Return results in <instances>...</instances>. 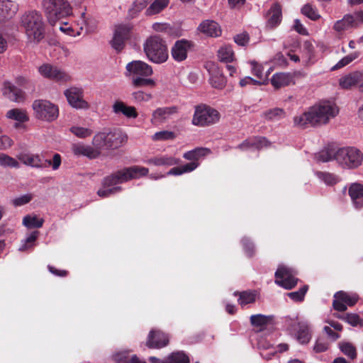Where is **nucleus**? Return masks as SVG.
Instances as JSON below:
<instances>
[{"mask_svg":"<svg viewBox=\"0 0 363 363\" xmlns=\"http://www.w3.org/2000/svg\"><path fill=\"white\" fill-rule=\"evenodd\" d=\"M339 112L338 107L330 101H324L309 108L307 112L294 118V125L301 128L308 125H325L335 117Z\"/></svg>","mask_w":363,"mask_h":363,"instance_id":"f257e3e1","label":"nucleus"},{"mask_svg":"<svg viewBox=\"0 0 363 363\" xmlns=\"http://www.w3.org/2000/svg\"><path fill=\"white\" fill-rule=\"evenodd\" d=\"M21 26L30 41L39 43L45 37V23L40 12L32 10L21 17Z\"/></svg>","mask_w":363,"mask_h":363,"instance_id":"f03ea898","label":"nucleus"},{"mask_svg":"<svg viewBox=\"0 0 363 363\" xmlns=\"http://www.w3.org/2000/svg\"><path fill=\"white\" fill-rule=\"evenodd\" d=\"M143 49L148 60L154 63L162 64L169 58L166 41L158 35L147 38Z\"/></svg>","mask_w":363,"mask_h":363,"instance_id":"7ed1b4c3","label":"nucleus"},{"mask_svg":"<svg viewBox=\"0 0 363 363\" xmlns=\"http://www.w3.org/2000/svg\"><path fill=\"white\" fill-rule=\"evenodd\" d=\"M127 140V135L121 130H113L108 133L101 132L94 135L93 145L100 152L102 149L114 150L121 146Z\"/></svg>","mask_w":363,"mask_h":363,"instance_id":"20e7f679","label":"nucleus"},{"mask_svg":"<svg viewBox=\"0 0 363 363\" xmlns=\"http://www.w3.org/2000/svg\"><path fill=\"white\" fill-rule=\"evenodd\" d=\"M42 8L50 25L71 14L72 9L67 0H43Z\"/></svg>","mask_w":363,"mask_h":363,"instance_id":"39448f33","label":"nucleus"},{"mask_svg":"<svg viewBox=\"0 0 363 363\" xmlns=\"http://www.w3.org/2000/svg\"><path fill=\"white\" fill-rule=\"evenodd\" d=\"M219 112L204 104L195 106L191 123L199 127H206L218 123L220 120Z\"/></svg>","mask_w":363,"mask_h":363,"instance_id":"423d86ee","label":"nucleus"},{"mask_svg":"<svg viewBox=\"0 0 363 363\" xmlns=\"http://www.w3.org/2000/svg\"><path fill=\"white\" fill-rule=\"evenodd\" d=\"M336 161L343 167L355 168L361 164L362 154L360 150L352 147L338 148Z\"/></svg>","mask_w":363,"mask_h":363,"instance_id":"0eeeda50","label":"nucleus"},{"mask_svg":"<svg viewBox=\"0 0 363 363\" xmlns=\"http://www.w3.org/2000/svg\"><path fill=\"white\" fill-rule=\"evenodd\" d=\"M33 108L36 118L52 121L58 117V107L47 100H35L33 103Z\"/></svg>","mask_w":363,"mask_h":363,"instance_id":"6e6552de","label":"nucleus"},{"mask_svg":"<svg viewBox=\"0 0 363 363\" xmlns=\"http://www.w3.org/2000/svg\"><path fill=\"white\" fill-rule=\"evenodd\" d=\"M363 24V11L345 14L340 20L337 21L333 28L337 33H342L352 28H357Z\"/></svg>","mask_w":363,"mask_h":363,"instance_id":"1a4fd4ad","label":"nucleus"},{"mask_svg":"<svg viewBox=\"0 0 363 363\" xmlns=\"http://www.w3.org/2000/svg\"><path fill=\"white\" fill-rule=\"evenodd\" d=\"M295 272L291 268L279 266L275 272V283L288 290L293 289L298 282Z\"/></svg>","mask_w":363,"mask_h":363,"instance_id":"9d476101","label":"nucleus"},{"mask_svg":"<svg viewBox=\"0 0 363 363\" xmlns=\"http://www.w3.org/2000/svg\"><path fill=\"white\" fill-rule=\"evenodd\" d=\"M194 49V43L186 39L177 40L171 48V55L177 62H182L188 57L189 52Z\"/></svg>","mask_w":363,"mask_h":363,"instance_id":"9b49d317","label":"nucleus"},{"mask_svg":"<svg viewBox=\"0 0 363 363\" xmlns=\"http://www.w3.org/2000/svg\"><path fill=\"white\" fill-rule=\"evenodd\" d=\"M131 30L130 24H120L116 26L111 45L118 52L124 48L125 41L130 38Z\"/></svg>","mask_w":363,"mask_h":363,"instance_id":"f8f14e48","label":"nucleus"},{"mask_svg":"<svg viewBox=\"0 0 363 363\" xmlns=\"http://www.w3.org/2000/svg\"><path fill=\"white\" fill-rule=\"evenodd\" d=\"M125 69V75L131 77L132 79L137 77H150L153 73L152 67L141 60H133L128 63Z\"/></svg>","mask_w":363,"mask_h":363,"instance_id":"ddd939ff","label":"nucleus"},{"mask_svg":"<svg viewBox=\"0 0 363 363\" xmlns=\"http://www.w3.org/2000/svg\"><path fill=\"white\" fill-rule=\"evenodd\" d=\"M38 71L43 77L57 82H67L70 79L68 74L50 64H43Z\"/></svg>","mask_w":363,"mask_h":363,"instance_id":"4468645a","label":"nucleus"},{"mask_svg":"<svg viewBox=\"0 0 363 363\" xmlns=\"http://www.w3.org/2000/svg\"><path fill=\"white\" fill-rule=\"evenodd\" d=\"M169 342V336L159 330H152L147 337L146 346L150 349H161Z\"/></svg>","mask_w":363,"mask_h":363,"instance_id":"2eb2a0df","label":"nucleus"},{"mask_svg":"<svg viewBox=\"0 0 363 363\" xmlns=\"http://www.w3.org/2000/svg\"><path fill=\"white\" fill-rule=\"evenodd\" d=\"M68 103L73 108L87 109L89 104L83 99V91L82 89L71 87L65 91Z\"/></svg>","mask_w":363,"mask_h":363,"instance_id":"dca6fc26","label":"nucleus"},{"mask_svg":"<svg viewBox=\"0 0 363 363\" xmlns=\"http://www.w3.org/2000/svg\"><path fill=\"white\" fill-rule=\"evenodd\" d=\"M177 113L178 107L176 106L160 107L152 112L150 121L154 125L161 124L169 120L172 115Z\"/></svg>","mask_w":363,"mask_h":363,"instance_id":"f3484780","label":"nucleus"},{"mask_svg":"<svg viewBox=\"0 0 363 363\" xmlns=\"http://www.w3.org/2000/svg\"><path fill=\"white\" fill-rule=\"evenodd\" d=\"M127 168L124 167L105 177L102 180L104 187H111L130 181Z\"/></svg>","mask_w":363,"mask_h":363,"instance_id":"a211bd4d","label":"nucleus"},{"mask_svg":"<svg viewBox=\"0 0 363 363\" xmlns=\"http://www.w3.org/2000/svg\"><path fill=\"white\" fill-rule=\"evenodd\" d=\"M282 19L281 5L274 3L267 13V27L274 28L280 24Z\"/></svg>","mask_w":363,"mask_h":363,"instance_id":"6ab92c4d","label":"nucleus"},{"mask_svg":"<svg viewBox=\"0 0 363 363\" xmlns=\"http://www.w3.org/2000/svg\"><path fill=\"white\" fill-rule=\"evenodd\" d=\"M18 11V5L10 0H0V23L11 19Z\"/></svg>","mask_w":363,"mask_h":363,"instance_id":"aec40b11","label":"nucleus"},{"mask_svg":"<svg viewBox=\"0 0 363 363\" xmlns=\"http://www.w3.org/2000/svg\"><path fill=\"white\" fill-rule=\"evenodd\" d=\"M362 80L363 72L361 71H354L342 77L339 79V84L342 89H350L353 86H355Z\"/></svg>","mask_w":363,"mask_h":363,"instance_id":"412c9836","label":"nucleus"},{"mask_svg":"<svg viewBox=\"0 0 363 363\" xmlns=\"http://www.w3.org/2000/svg\"><path fill=\"white\" fill-rule=\"evenodd\" d=\"M72 151L74 155L86 156L89 159H95L100 155V151L95 147L76 143L72 145Z\"/></svg>","mask_w":363,"mask_h":363,"instance_id":"4be33fe9","label":"nucleus"},{"mask_svg":"<svg viewBox=\"0 0 363 363\" xmlns=\"http://www.w3.org/2000/svg\"><path fill=\"white\" fill-rule=\"evenodd\" d=\"M348 194L356 208H363V185L354 183L349 187Z\"/></svg>","mask_w":363,"mask_h":363,"instance_id":"5701e85b","label":"nucleus"},{"mask_svg":"<svg viewBox=\"0 0 363 363\" xmlns=\"http://www.w3.org/2000/svg\"><path fill=\"white\" fill-rule=\"evenodd\" d=\"M4 95L11 101L20 102L23 100V92L10 82H5L3 89Z\"/></svg>","mask_w":363,"mask_h":363,"instance_id":"b1692460","label":"nucleus"},{"mask_svg":"<svg viewBox=\"0 0 363 363\" xmlns=\"http://www.w3.org/2000/svg\"><path fill=\"white\" fill-rule=\"evenodd\" d=\"M18 159L24 164L34 168H44L46 167L43 164V160L39 155H34L30 153H20L18 155Z\"/></svg>","mask_w":363,"mask_h":363,"instance_id":"393cba45","label":"nucleus"},{"mask_svg":"<svg viewBox=\"0 0 363 363\" xmlns=\"http://www.w3.org/2000/svg\"><path fill=\"white\" fill-rule=\"evenodd\" d=\"M268 141L264 137H255L245 140L237 147L241 150H245L250 148L259 150L263 147L267 146Z\"/></svg>","mask_w":363,"mask_h":363,"instance_id":"a878e982","label":"nucleus"},{"mask_svg":"<svg viewBox=\"0 0 363 363\" xmlns=\"http://www.w3.org/2000/svg\"><path fill=\"white\" fill-rule=\"evenodd\" d=\"M147 164H153L155 166H173L179 164L180 160L167 155H158L150 158L145 161Z\"/></svg>","mask_w":363,"mask_h":363,"instance_id":"bb28decb","label":"nucleus"},{"mask_svg":"<svg viewBox=\"0 0 363 363\" xmlns=\"http://www.w3.org/2000/svg\"><path fill=\"white\" fill-rule=\"evenodd\" d=\"M199 29L201 33L210 37H218L221 35L220 27L213 21L206 20L203 21Z\"/></svg>","mask_w":363,"mask_h":363,"instance_id":"cd10ccee","label":"nucleus"},{"mask_svg":"<svg viewBox=\"0 0 363 363\" xmlns=\"http://www.w3.org/2000/svg\"><path fill=\"white\" fill-rule=\"evenodd\" d=\"M113 111L116 113H122L127 118H136L138 116L134 106H128L121 101H116L113 105Z\"/></svg>","mask_w":363,"mask_h":363,"instance_id":"c85d7f7f","label":"nucleus"},{"mask_svg":"<svg viewBox=\"0 0 363 363\" xmlns=\"http://www.w3.org/2000/svg\"><path fill=\"white\" fill-rule=\"evenodd\" d=\"M293 80L294 77L291 73L280 72L272 76L271 84L274 88L279 89L289 85Z\"/></svg>","mask_w":363,"mask_h":363,"instance_id":"c756f323","label":"nucleus"},{"mask_svg":"<svg viewBox=\"0 0 363 363\" xmlns=\"http://www.w3.org/2000/svg\"><path fill=\"white\" fill-rule=\"evenodd\" d=\"M235 296H238V302L243 307L244 306L255 302L258 295L255 290H247L242 291H236L233 293Z\"/></svg>","mask_w":363,"mask_h":363,"instance_id":"7c9ffc66","label":"nucleus"},{"mask_svg":"<svg viewBox=\"0 0 363 363\" xmlns=\"http://www.w3.org/2000/svg\"><path fill=\"white\" fill-rule=\"evenodd\" d=\"M272 320V315H265L263 314L252 315L250 317L251 325L254 328H258V331L259 332L264 330Z\"/></svg>","mask_w":363,"mask_h":363,"instance_id":"2f4dec72","label":"nucleus"},{"mask_svg":"<svg viewBox=\"0 0 363 363\" xmlns=\"http://www.w3.org/2000/svg\"><path fill=\"white\" fill-rule=\"evenodd\" d=\"M211 153V150L207 147H196L188 151L183 155V157L191 162H198L201 157H204Z\"/></svg>","mask_w":363,"mask_h":363,"instance_id":"473e14b6","label":"nucleus"},{"mask_svg":"<svg viewBox=\"0 0 363 363\" xmlns=\"http://www.w3.org/2000/svg\"><path fill=\"white\" fill-rule=\"evenodd\" d=\"M337 149L328 146L315 155V159L319 162H326L333 160H336Z\"/></svg>","mask_w":363,"mask_h":363,"instance_id":"72a5a7b5","label":"nucleus"},{"mask_svg":"<svg viewBox=\"0 0 363 363\" xmlns=\"http://www.w3.org/2000/svg\"><path fill=\"white\" fill-rule=\"evenodd\" d=\"M218 57L222 62L226 64L233 62L235 54L231 45H224L218 51Z\"/></svg>","mask_w":363,"mask_h":363,"instance_id":"f704fd0d","label":"nucleus"},{"mask_svg":"<svg viewBox=\"0 0 363 363\" xmlns=\"http://www.w3.org/2000/svg\"><path fill=\"white\" fill-rule=\"evenodd\" d=\"M6 117L20 123H25L29 120L26 111L21 108H13L7 111Z\"/></svg>","mask_w":363,"mask_h":363,"instance_id":"c9c22d12","label":"nucleus"},{"mask_svg":"<svg viewBox=\"0 0 363 363\" xmlns=\"http://www.w3.org/2000/svg\"><path fill=\"white\" fill-rule=\"evenodd\" d=\"M127 173H128V177L130 180L137 179L143 177H145L149 173V169L147 167L134 165L126 167Z\"/></svg>","mask_w":363,"mask_h":363,"instance_id":"e433bc0d","label":"nucleus"},{"mask_svg":"<svg viewBox=\"0 0 363 363\" xmlns=\"http://www.w3.org/2000/svg\"><path fill=\"white\" fill-rule=\"evenodd\" d=\"M315 175L319 179L329 186L335 185L339 182L338 177L333 173L327 172H316Z\"/></svg>","mask_w":363,"mask_h":363,"instance_id":"4c0bfd02","label":"nucleus"},{"mask_svg":"<svg viewBox=\"0 0 363 363\" xmlns=\"http://www.w3.org/2000/svg\"><path fill=\"white\" fill-rule=\"evenodd\" d=\"M166 363H190V359L183 351H178L171 353L167 357V362Z\"/></svg>","mask_w":363,"mask_h":363,"instance_id":"58836bf2","label":"nucleus"},{"mask_svg":"<svg viewBox=\"0 0 363 363\" xmlns=\"http://www.w3.org/2000/svg\"><path fill=\"white\" fill-rule=\"evenodd\" d=\"M38 235L39 232L38 230L33 231L25 239L18 250L23 252L32 249L35 245V241Z\"/></svg>","mask_w":363,"mask_h":363,"instance_id":"ea45409f","label":"nucleus"},{"mask_svg":"<svg viewBox=\"0 0 363 363\" xmlns=\"http://www.w3.org/2000/svg\"><path fill=\"white\" fill-rule=\"evenodd\" d=\"M169 3V0H155L146 10L148 15H154L163 10Z\"/></svg>","mask_w":363,"mask_h":363,"instance_id":"a19ab883","label":"nucleus"},{"mask_svg":"<svg viewBox=\"0 0 363 363\" xmlns=\"http://www.w3.org/2000/svg\"><path fill=\"white\" fill-rule=\"evenodd\" d=\"M44 219L36 215H27L23 219V225L26 227H42Z\"/></svg>","mask_w":363,"mask_h":363,"instance_id":"79ce46f5","label":"nucleus"},{"mask_svg":"<svg viewBox=\"0 0 363 363\" xmlns=\"http://www.w3.org/2000/svg\"><path fill=\"white\" fill-rule=\"evenodd\" d=\"M151 1L152 0H135L132 8L128 11L129 16L132 18H135Z\"/></svg>","mask_w":363,"mask_h":363,"instance_id":"37998d69","label":"nucleus"},{"mask_svg":"<svg viewBox=\"0 0 363 363\" xmlns=\"http://www.w3.org/2000/svg\"><path fill=\"white\" fill-rule=\"evenodd\" d=\"M263 116L267 120H279L285 116V111L280 108H274L264 112Z\"/></svg>","mask_w":363,"mask_h":363,"instance_id":"c03bdc74","label":"nucleus"},{"mask_svg":"<svg viewBox=\"0 0 363 363\" xmlns=\"http://www.w3.org/2000/svg\"><path fill=\"white\" fill-rule=\"evenodd\" d=\"M211 86L218 89H223L226 84V79L223 74L216 73L210 78Z\"/></svg>","mask_w":363,"mask_h":363,"instance_id":"a18cd8bd","label":"nucleus"},{"mask_svg":"<svg viewBox=\"0 0 363 363\" xmlns=\"http://www.w3.org/2000/svg\"><path fill=\"white\" fill-rule=\"evenodd\" d=\"M334 298H337L343 301L346 306H353L357 302L358 298L356 296H351L347 293L340 291L334 295Z\"/></svg>","mask_w":363,"mask_h":363,"instance_id":"49530a36","label":"nucleus"},{"mask_svg":"<svg viewBox=\"0 0 363 363\" xmlns=\"http://www.w3.org/2000/svg\"><path fill=\"white\" fill-rule=\"evenodd\" d=\"M340 349L341 352L350 357L354 359L357 357V350L356 347L350 342H342L340 344Z\"/></svg>","mask_w":363,"mask_h":363,"instance_id":"de8ad7c7","label":"nucleus"},{"mask_svg":"<svg viewBox=\"0 0 363 363\" xmlns=\"http://www.w3.org/2000/svg\"><path fill=\"white\" fill-rule=\"evenodd\" d=\"M147 77H137L132 79V84L134 87L155 86V82L147 78Z\"/></svg>","mask_w":363,"mask_h":363,"instance_id":"09e8293b","label":"nucleus"},{"mask_svg":"<svg viewBox=\"0 0 363 363\" xmlns=\"http://www.w3.org/2000/svg\"><path fill=\"white\" fill-rule=\"evenodd\" d=\"M308 290V286L304 285L296 291L290 292L287 296L294 301L301 302L304 300L305 295Z\"/></svg>","mask_w":363,"mask_h":363,"instance_id":"8fccbe9b","label":"nucleus"},{"mask_svg":"<svg viewBox=\"0 0 363 363\" xmlns=\"http://www.w3.org/2000/svg\"><path fill=\"white\" fill-rule=\"evenodd\" d=\"M297 339L302 344H306L311 339V333L307 325H301L297 333Z\"/></svg>","mask_w":363,"mask_h":363,"instance_id":"3c124183","label":"nucleus"},{"mask_svg":"<svg viewBox=\"0 0 363 363\" xmlns=\"http://www.w3.org/2000/svg\"><path fill=\"white\" fill-rule=\"evenodd\" d=\"M69 130L75 136L79 138H86L89 137L93 133L91 129L79 126H72L70 128Z\"/></svg>","mask_w":363,"mask_h":363,"instance_id":"603ef678","label":"nucleus"},{"mask_svg":"<svg viewBox=\"0 0 363 363\" xmlns=\"http://www.w3.org/2000/svg\"><path fill=\"white\" fill-rule=\"evenodd\" d=\"M0 165L16 168H18L20 167L19 163L16 160L4 154L0 155Z\"/></svg>","mask_w":363,"mask_h":363,"instance_id":"864d4df0","label":"nucleus"},{"mask_svg":"<svg viewBox=\"0 0 363 363\" xmlns=\"http://www.w3.org/2000/svg\"><path fill=\"white\" fill-rule=\"evenodd\" d=\"M330 344L324 337H318L313 347V350L316 353H321L327 351L329 348Z\"/></svg>","mask_w":363,"mask_h":363,"instance_id":"5fc2aeb1","label":"nucleus"},{"mask_svg":"<svg viewBox=\"0 0 363 363\" xmlns=\"http://www.w3.org/2000/svg\"><path fill=\"white\" fill-rule=\"evenodd\" d=\"M359 57V53L355 52L353 53H351L343 58H342L333 67V69H340L342 68L347 65H349L350 62H352L353 60L357 59Z\"/></svg>","mask_w":363,"mask_h":363,"instance_id":"6e6d98bb","label":"nucleus"},{"mask_svg":"<svg viewBox=\"0 0 363 363\" xmlns=\"http://www.w3.org/2000/svg\"><path fill=\"white\" fill-rule=\"evenodd\" d=\"M117 363H146L141 362L136 355H133L131 357H128L123 354H118L116 357Z\"/></svg>","mask_w":363,"mask_h":363,"instance_id":"4d7b16f0","label":"nucleus"},{"mask_svg":"<svg viewBox=\"0 0 363 363\" xmlns=\"http://www.w3.org/2000/svg\"><path fill=\"white\" fill-rule=\"evenodd\" d=\"M301 12L303 15L313 21L320 18V15L317 13V11L310 4H306L302 8Z\"/></svg>","mask_w":363,"mask_h":363,"instance_id":"13d9d810","label":"nucleus"},{"mask_svg":"<svg viewBox=\"0 0 363 363\" xmlns=\"http://www.w3.org/2000/svg\"><path fill=\"white\" fill-rule=\"evenodd\" d=\"M175 137L176 135L174 132L169 130H162L156 133L153 136V139L155 140H173L174 138H175Z\"/></svg>","mask_w":363,"mask_h":363,"instance_id":"bf43d9fd","label":"nucleus"},{"mask_svg":"<svg viewBox=\"0 0 363 363\" xmlns=\"http://www.w3.org/2000/svg\"><path fill=\"white\" fill-rule=\"evenodd\" d=\"M123 188L120 186H114L108 189H100L97 191L98 196L102 198L108 197L110 195L121 191Z\"/></svg>","mask_w":363,"mask_h":363,"instance_id":"052dcab7","label":"nucleus"},{"mask_svg":"<svg viewBox=\"0 0 363 363\" xmlns=\"http://www.w3.org/2000/svg\"><path fill=\"white\" fill-rule=\"evenodd\" d=\"M233 39L235 43L238 45L245 46L250 41V36L247 32H243L242 33L235 35Z\"/></svg>","mask_w":363,"mask_h":363,"instance_id":"680f3d73","label":"nucleus"},{"mask_svg":"<svg viewBox=\"0 0 363 363\" xmlns=\"http://www.w3.org/2000/svg\"><path fill=\"white\" fill-rule=\"evenodd\" d=\"M133 99L136 102L148 101L152 99V94L145 93L143 91H135L132 94Z\"/></svg>","mask_w":363,"mask_h":363,"instance_id":"e2e57ef3","label":"nucleus"},{"mask_svg":"<svg viewBox=\"0 0 363 363\" xmlns=\"http://www.w3.org/2000/svg\"><path fill=\"white\" fill-rule=\"evenodd\" d=\"M241 242L247 255L250 257H252L255 252L253 243L246 238H242Z\"/></svg>","mask_w":363,"mask_h":363,"instance_id":"0e129e2a","label":"nucleus"},{"mask_svg":"<svg viewBox=\"0 0 363 363\" xmlns=\"http://www.w3.org/2000/svg\"><path fill=\"white\" fill-rule=\"evenodd\" d=\"M345 322L355 327L361 324L362 320L359 315L356 313H346Z\"/></svg>","mask_w":363,"mask_h":363,"instance_id":"69168bd1","label":"nucleus"},{"mask_svg":"<svg viewBox=\"0 0 363 363\" xmlns=\"http://www.w3.org/2000/svg\"><path fill=\"white\" fill-rule=\"evenodd\" d=\"M48 165H50L52 166V168L53 170H57L59 169V167H60L61 165V162H62V160H61V156L60 154L58 153H55L54 155H53V157H52V160H46L45 161Z\"/></svg>","mask_w":363,"mask_h":363,"instance_id":"338daca9","label":"nucleus"},{"mask_svg":"<svg viewBox=\"0 0 363 363\" xmlns=\"http://www.w3.org/2000/svg\"><path fill=\"white\" fill-rule=\"evenodd\" d=\"M32 199L30 194L23 195L20 197L16 198L12 201V203L15 206H20L29 203Z\"/></svg>","mask_w":363,"mask_h":363,"instance_id":"774afa93","label":"nucleus"}]
</instances>
